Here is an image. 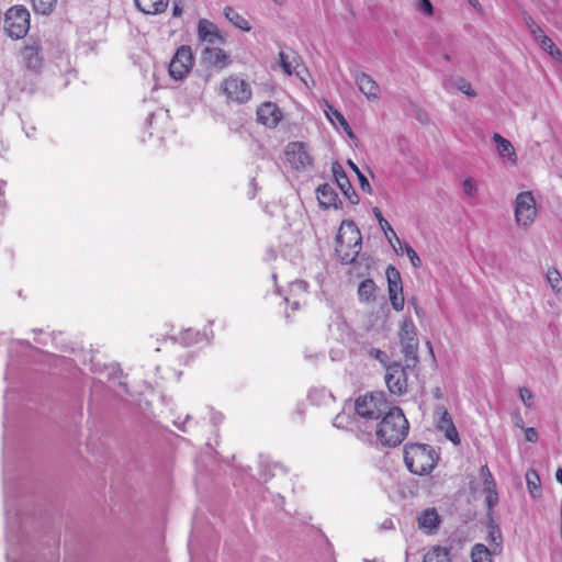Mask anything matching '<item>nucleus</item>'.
Here are the masks:
<instances>
[{
	"mask_svg": "<svg viewBox=\"0 0 562 562\" xmlns=\"http://www.w3.org/2000/svg\"><path fill=\"white\" fill-rule=\"evenodd\" d=\"M409 424L403 411L395 406L386 412L376 428V438L383 446L396 447L408 434Z\"/></svg>",
	"mask_w": 562,
	"mask_h": 562,
	"instance_id": "nucleus-1",
	"label": "nucleus"
},
{
	"mask_svg": "<svg viewBox=\"0 0 562 562\" xmlns=\"http://www.w3.org/2000/svg\"><path fill=\"white\" fill-rule=\"evenodd\" d=\"M362 248V236L353 221L341 222L335 243V252L341 263H351Z\"/></svg>",
	"mask_w": 562,
	"mask_h": 562,
	"instance_id": "nucleus-2",
	"label": "nucleus"
},
{
	"mask_svg": "<svg viewBox=\"0 0 562 562\" xmlns=\"http://www.w3.org/2000/svg\"><path fill=\"white\" fill-rule=\"evenodd\" d=\"M438 453L425 443H408L404 447V461L407 469L416 475L429 474L437 464Z\"/></svg>",
	"mask_w": 562,
	"mask_h": 562,
	"instance_id": "nucleus-3",
	"label": "nucleus"
},
{
	"mask_svg": "<svg viewBox=\"0 0 562 562\" xmlns=\"http://www.w3.org/2000/svg\"><path fill=\"white\" fill-rule=\"evenodd\" d=\"M217 94L227 105H243L252 99V88L245 78L233 74L221 80Z\"/></svg>",
	"mask_w": 562,
	"mask_h": 562,
	"instance_id": "nucleus-4",
	"label": "nucleus"
},
{
	"mask_svg": "<svg viewBox=\"0 0 562 562\" xmlns=\"http://www.w3.org/2000/svg\"><path fill=\"white\" fill-rule=\"evenodd\" d=\"M395 407L382 391L367 392L356 398L355 411L363 419L376 420Z\"/></svg>",
	"mask_w": 562,
	"mask_h": 562,
	"instance_id": "nucleus-5",
	"label": "nucleus"
},
{
	"mask_svg": "<svg viewBox=\"0 0 562 562\" xmlns=\"http://www.w3.org/2000/svg\"><path fill=\"white\" fill-rule=\"evenodd\" d=\"M31 26V14L22 4H15L4 14L3 29L12 40H21L26 36Z\"/></svg>",
	"mask_w": 562,
	"mask_h": 562,
	"instance_id": "nucleus-6",
	"label": "nucleus"
},
{
	"mask_svg": "<svg viewBox=\"0 0 562 562\" xmlns=\"http://www.w3.org/2000/svg\"><path fill=\"white\" fill-rule=\"evenodd\" d=\"M286 162L297 171H304L313 166L314 159L308 146L303 142H291L284 150Z\"/></svg>",
	"mask_w": 562,
	"mask_h": 562,
	"instance_id": "nucleus-7",
	"label": "nucleus"
},
{
	"mask_svg": "<svg viewBox=\"0 0 562 562\" xmlns=\"http://www.w3.org/2000/svg\"><path fill=\"white\" fill-rule=\"evenodd\" d=\"M537 216L536 201L531 191L520 192L515 201V218L519 226L531 225Z\"/></svg>",
	"mask_w": 562,
	"mask_h": 562,
	"instance_id": "nucleus-8",
	"label": "nucleus"
},
{
	"mask_svg": "<svg viewBox=\"0 0 562 562\" xmlns=\"http://www.w3.org/2000/svg\"><path fill=\"white\" fill-rule=\"evenodd\" d=\"M385 274L387 279V293L391 306L394 311L401 312L405 305L401 273L395 267L389 266L385 270Z\"/></svg>",
	"mask_w": 562,
	"mask_h": 562,
	"instance_id": "nucleus-9",
	"label": "nucleus"
},
{
	"mask_svg": "<svg viewBox=\"0 0 562 562\" xmlns=\"http://www.w3.org/2000/svg\"><path fill=\"white\" fill-rule=\"evenodd\" d=\"M279 64L282 68L283 72L288 76L295 75L301 79V81L308 87L306 81V76L308 75V69L302 63L301 56L294 52H280L279 53Z\"/></svg>",
	"mask_w": 562,
	"mask_h": 562,
	"instance_id": "nucleus-10",
	"label": "nucleus"
},
{
	"mask_svg": "<svg viewBox=\"0 0 562 562\" xmlns=\"http://www.w3.org/2000/svg\"><path fill=\"white\" fill-rule=\"evenodd\" d=\"M385 384L394 395H403L407 392V373L401 363L392 362L386 366Z\"/></svg>",
	"mask_w": 562,
	"mask_h": 562,
	"instance_id": "nucleus-11",
	"label": "nucleus"
},
{
	"mask_svg": "<svg viewBox=\"0 0 562 562\" xmlns=\"http://www.w3.org/2000/svg\"><path fill=\"white\" fill-rule=\"evenodd\" d=\"M193 66V55L190 46H180L169 64V74L175 79L186 77Z\"/></svg>",
	"mask_w": 562,
	"mask_h": 562,
	"instance_id": "nucleus-12",
	"label": "nucleus"
},
{
	"mask_svg": "<svg viewBox=\"0 0 562 562\" xmlns=\"http://www.w3.org/2000/svg\"><path fill=\"white\" fill-rule=\"evenodd\" d=\"M257 121L259 124L274 128L283 120V112L277 103L271 101L262 102L257 108Z\"/></svg>",
	"mask_w": 562,
	"mask_h": 562,
	"instance_id": "nucleus-13",
	"label": "nucleus"
},
{
	"mask_svg": "<svg viewBox=\"0 0 562 562\" xmlns=\"http://www.w3.org/2000/svg\"><path fill=\"white\" fill-rule=\"evenodd\" d=\"M198 37L201 42L214 45L216 43L224 44L226 35L218 29V26L207 20L201 19L198 22Z\"/></svg>",
	"mask_w": 562,
	"mask_h": 562,
	"instance_id": "nucleus-14",
	"label": "nucleus"
},
{
	"mask_svg": "<svg viewBox=\"0 0 562 562\" xmlns=\"http://www.w3.org/2000/svg\"><path fill=\"white\" fill-rule=\"evenodd\" d=\"M480 474L484 481L483 492L485 493V502L488 510H492L498 503L496 482L490 468L486 464L481 467Z\"/></svg>",
	"mask_w": 562,
	"mask_h": 562,
	"instance_id": "nucleus-15",
	"label": "nucleus"
},
{
	"mask_svg": "<svg viewBox=\"0 0 562 562\" xmlns=\"http://www.w3.org/2000/svg\"><path fill=\"white\" fill-rule=\"evenodd\" d=\"M334 178L340 188L344 195L349 200L350 203L357 204L359 202V196L352 188L345 170L338 164L333 166Z\"/></svg>",
	"mask_w": 562,
	"mask_h": 562,
	"instance_id": "nucleus-16",
	"label": "nucleus"
},
{
	"mask_svg": "<svg viewBox=\"0 0 562 562\" xmlns=\"http://www.w3.org/2000/svg\"><path fill=\"white\" fill-rule=\"evenodd\" d=\"M203 61L210 66L225 68L231 64L228 54L218 47H205L202 52Z\"/></svg>",
	"mask_w": 562,
	"mask_h": 562,
	"instance_id": "nucleus-17",
	"label": "nucleus"
},
{
	"mask_svg": "<svg viewBox=\"0 0 562 562\" xmlns=\"http://www.w3.org/2000/svg\"><path fill=\"white\" fill-rule=\"evenodd\" d=\"M418 527L425 533H435L441 522L436 508H427L423 510L417 517Z\"/></svg>",
	"mask_w": 562,
	"mask_h": 562,
	"instance_id": "nucleus-18",
	"label": "nucleus"
},
{
	"mask_svg": "<svg viewBox=\"0 0 562 562\" xmlns=\"http://www.w3.org/2000/svg\"><path fill=\"white\" fill-rule=\"evenodd\" d=\"M356 82L359 90L369 101H376L380 98V87L376 81L369 75L361 72L356 76Z\"/></svg>",
	"mask_w": 562,
	"mask_h": 562,
	"instance_id": "nucleus-19",
	"label": "nucleus"
},
{
	"mask_svg": "<svg viewBox=\"0 0 562 562\" xmlns=\"http://www.w3.org/2000/svg\"><path fill=\"white\" fill-rule=\"evenodd\" d=\"M438 428L445 432L446 438L453 445L460 443L459 432L452 422L450 414L447 411H442L438 420Z\"/></svg>",
	"mask_w": 562,
	"mask_h": 562,
	"instance_id": "nucleus-20",
	"label": "nucleus"
},
{
	"mask_svg": "<svg viewBox=\"0 0 562 562\" xmlns=\"http://www.w3.org/2000/svg\"><path fill=\"white\" fill-rule=\"evenodd\" d=\"M318 203L324 209L337 207L338 194L330 184H322L316 190Z\"/></svg>",
	"mask_w": 562,
	"mask_h": 562,
	"instance_id": "nucleus-21",
	"label": "nucleus"
},
{
	"mask_svg": "<svg viewBox=\"0 0 562 562\" xmlns=\"http://www.w3.org/2000/svg\"><path fill=\"white\" fill-rule=\"evenodd\" d=\"M493 140L496 144L497 151H498L499 156L502 158H507V160L512 165H516L517 164V155H516L513 144L508 139L504 138L502 135H499L497 133L494 134Z\"/></svg>",
	"mask_w": 562,
	"mask_h": 562,
	"instance_id": "nucleus-22",
	"label": "nucleus"
},
{
	"mask_svg": "<svg viewBox=\"0 0 562 562\" xmlns=\"http://www.w3.org/2000/svg\"><path fill=\"white\" fill-rule=\"evenodd\" d=\"M136 8L145 14H159L166 11L169 0H134Z\"/></svg>",
	"mask_w": 562,
	"mask_h": 562,
	"instance_id": "nucleus-23",
	"label": "nucleus"
},
{
	"mask_svg": "<svg viewBox=\"0 0 562 562\" xmlns=\"http://www.w3.org/2000/svg\"><path fill=\"white\" fill-rule=\"evenodd\" d=\"M223 14L235 27L245 32L251 31V24L249 21L238 13L233 7H225L223 9Z\"/></svg>",
	"mask_w": 562,
	"mask_h": 562,
	"instance_id": "nucleus-24",
	"label": "nucleus"
},
{
	"mask_svg": "<svg viewBox=\"0 0 562 562\" xmlns=\"http://www.w3.org/2000/svg\"><path fill=\"white\" fill-rule=\"evenodd\" d=\"M358 296L360 302L363 303H369L375 300L376 284L372 279H366L359 284Z\"/></svg>",
	"mask_w": 562,
	"mask_h": 562,
	"instance_id": "nucleus-25",
	"label": "nucleus"
},
{
	"mask_svg": "<svg viewBox=\"0 0 562 562\" xmlns=\"http://www.w3.org/2000/svg\"><path fill=\"white\" fill-rule=\"evenodd\" d=\"M423 562H451L449 550L440 546H434L425 552Z\"/></svg>",
	"mask_w": 562,
	"mask_h": 562,
	"instance_id": "nucleus-26",
	"label": "nucleus"
},
{
	"mask_svg": "<svg viewBox=\"0 0 562 562\" xmlns=\"http://www.w3.org/2000/svg\"><path fill=\"white\" fill-rule=\"evenodd\" d=\"M487 541L494 553L499 554L502 552V532L499 527L495 525L493 521H491L487 526Z\"/></svg>",
	"mask_w": 562,
	"mask_h": 562,
	"instance_id": "nucleus-27",
	"label": "nucleus"
},
{
	"mask_svg": "<svg viewBox=\"0 0 562 562\" xmlns=\"http://www.w3.org/2000/svg\"><path fill=\"white\" fill-rule=\"evenodd\" d=\"M22 55L26 66L30 69H37L41 66V58L37 45H25L22 50Z\"/></svg>",
	"mask_w": 562,
	"mask_h": 562,
	"instance_id": "nucleus-28",
	"label": "nucleus"
},
{
	"mask_svg": "<svg viewBox=\"0 0 562 562\" xmlns=\"http://www.w3.org/2000/svg\"><path fill=\"white\" fill-rule=\"evenodd\" d=\"M401 342L418 341L416 327L411 318H404L400 329Z\"/></svg>",
	"mask_w": 562,
	"mask_h": 562,
	"instance_id": "nucleus-29",
	"label": "nucleus"
},
{
	"mask_svg": "<svg viewBox=\"0 0 562 562\" xmlns=\"http://www.w3.org/2000/svg\"><path fill=\"white\" fill-rule=\"evenodd\" d=\"M495 554L491 548L485 544L476 543L471 551L472 562H493L492 555Z\"/></svg>",
	"mask_w": 562,
	"mask_h": 562,
	"instance_id": "nucleus-30",
	"label": "nucleus"
},
{
	"mask_svg": "<svg viewBox=\"0 0 562 562\" xmlns=\"http://www.w3.org/2000/svg\"><path fill=\"white\" fill-rule=\"evenodd\" d=\"M402 352L404 355L407 367H415L418 362V341L402 342Z\"/></svg>",
	"mask_w": 562,
	"mask_h": 562,
	"instance_id": "nucleus-31",
	"label": "nucleus"
},
{
	"mask_svg": "<svg viewBox=\"0 0 562 562\" xmlns=\"http://www.w3.org/2000/svg\"><path fill=\"white\" fill-rule=\"evenodd\" d=\"M527 488L533 498L541 496L540 477L535 470H528L526 473Z\"/></svg>",
	"mask_w": 562,
	"mask_h": 562,
	"instance_id": "nucleus-32",
	"label": "nucleus"
},
{
	"mask_svg": "<svg viewBox=\"0 0 562 562\" xmlns=\"http://www.w3.org/2000/svg\"><path fill=\"white\" fill-rule=\"evenodd\" d=\"M538 42L541 48L546 50L552 58L562 61V52L555 46L549 36L541 35V38Z\"/></svg>",
	"mask_w": 562,
	"mask_h": 562,
	"instance_id": "nucleus-33",
	"label": "nucleus"
},
{
	"mask_svg": "<svg viewBox=\"0 0 562 562\" xmlns=\"http://www.w3.org/2000/svg\"><path fill=\"white\" fill-rule=\"evenodd\" d=\"M381 229L383 231L385 238L391 244L394 251L400 255V250L402 249L403 245H402L401 239L397 237L396 233L394 232V229L389 224V222L383 224Z\"/></svg>",
	"mask_w": 562,
	"mask_h": 562,
	"instance_id": "nucleus-34",
	"label": "nucleus"
},
{
	"mask_svg": "<svg viewBox=\"0 0 562 562\" xmlns=\"http://www.w3.org/2000/svg\"><path fill=\"white\" fill-rule=\"evenodd\" d=\"M57 0H31V4L35 13L49 14L54 10Z\"/></svg>",
	"mask_w": 562,
	"mask_h": 562,
	"instance_id": "nucleus-35",
	"label": "nucleus"
},
{
	"mask_svg": "<svg viewBox=\"0 0 562 562\" xmlns=\"http://www.w3.org/2000/svg\"><path fill=\"white\" fill-rule=\"evenodd\" d=\"M547 280L554 292L562 291V276L558 269L550 268L547 272Z\"/></svg>",
	"mask_w": 562,
	"mask_h": 562,
	"instance_id": "nucleus-36",
	"label": "nucleus"
},
{
	"mask_svg": "<svg viewBox=\"0 0 562 562\" xmlns=\"http://www.w3.org/2000/svg\"><path fill=\"white\" fill-rule=\"evenodd\" d=\"M526 25L528 26L531 35L539 41L541 38V35H546L543 30L538 25L535 20L531 16L525 18Z\"/></svg>",
	"mask_w": 562,
	"mask_h": 562,
	"instance_id": "nucleus-37",
	"label": "nucleus"
},
{
	"mask_svg": "<svg viewBox=\"0 0 562 562\" xmlns=\"http://www.w3.org/2000/svg\"><path fill=\"white\" fill-rule=\"evenodd\" d=\"M403 251H405L406 255L409 257V260L415 268H419L422 266V260L412 246L405 244L400 250V254H402Z\"/></svg>",
	"mask_w": 562,
	"mask_h": 562,
	"instance_id": "nucleus-38",
	"label": "nucleus"
},
{
	"mask_svg": "<svg viewBox=\"0 0 562 562\" xmlns=\"http://www.w3.org/2000/svg\"><path fill=\"white\" fill-rule=\"evenodd\" d=\"M518 392H519V397H520L521 402L525 404V406L528 408L532 407L533 395L530 392V390H528L525 386H521V387H519Z\"/></svg>",
	"mask_w": 562,
	"mask_h": 562,
	"instance_id": "nucleus-39",
	"label": "nucleus"
},
{
	"mask_svg": "<svg viewBox=\"0 0 562 562\" xmlns=\"http://www.w3.org/2000/svg\"><path fill=\"white\" fill-rule=\"evenodd\" d=\"M463 191L470 196H473L476 193V186L472 178H467L463 181Z\"/></svg>",
	"mask_w": 562,
	"mask_h": 562,
	"instance_id": "nucleus-40",
	"label": "nucleus"
},
{
	"mask_svg": "<svg viewBox=\"0 0 562 562\" xmlns=\"http://www.w3.org/2000/svg\"><path fill=\"white\" fill-rule=\"evenodd\" d=\"M417 9L425 12L427 15H432L434 8L430 0H419L417 2Z\"/></svg>",
	"mask_w": 562,
	"mask_h": 562,
	"instance_id": "nucleus-41",
	"label": "nucleus"
},
{
	"mask_svg": "<svg viewBox=\"0 0 562 562\" xmlns=\"http://www.w3.org/2000/svg\"><path fill=\"white\" fill-rule=\"evenodd\" d=\"M458 88L461 92H463L464 94L469 95V97H475L476 95V92L473 90V88L471 87V85L461 79L459 85H458Z\"/></svg>",
	"mask_w": 562,
	"mask_h": 562,
	"instance_id": "nucleus-42",
	"label": "nucleus"
},
{
	"mask_svg": "<svg viewBox=\"0 0 562 562\" xmlns=\"http://www.w3.org/2000/svg\"><path fill=\"white\" fill-rule=\"evenodd\" d=\"M525 431V439L528 441V442H537L538 439H539V435H538V431L536 428L533 427H528V428H525L522 429Z\"/></svg>",
	"mask_w": 562,
	"mask_h": 562,
	"instance_id": "nucleus-43",
	"label": "nucleus"
},
{
	"mask_svg": "<svg viewBox=\"0 0 562 562\" xmlns=\"http://www.w3.org/2000/svg\"><path fill=\"white\" fill-rule=\"evenodd\" d=\"M334 115H335L336 120H338L339 123L345 127V130L348 131V135L350 137H355V135H353L351 128L349 127V124L346 121L345 116L339 111H337V110H334Z\"/></svg>",
	"mask_w": 562,
	"mask_h": 562,
	"instance_id": "nucleus-44",
	"label": "nucleus"
},
{
	"mask_svg": "<svg viewBox=\"0 0 562 562\" xmlns=\"http://www.w3.org/2000/svg\"><path fill=\"white\" fill-rule=\"evenodd\" d=\"M370 355L382 363H385L387 360V356L385 355V352L376 348H372L370 350Z\"/></svg>",
	"mask_w": 562,
	"mask_h": 562,
	"instance_id": "nucleus-45",
	"label": "nucleus"
},
{
	"mask_svg": "<svg viewBox=\"0 0 562 562\" xmlns=\"http://www.w3.org/2000/svg\"><path fill=\"white\" fill-rule=\"evenodd\" d=\"M358 179H359V183H360V187L361 189L364 191V192H371V186L368 181V179L366 178V176L363 173H360L358 176Z\"/></svg>",
	"mask_w": 562,
	"mask_h": 562,
	"instance_id": "nucleus-46",
	"label": "nucleus"
},
{
	"mask_svg": "<svg viewBox=\"0 0 562 562\" xmlns=\"http://www.w3.org/2000/svg\"><path fill=\"white\" fill-rule=\"evenodd\" d=\"M373 214H374L375 218L378 220L380 227H382L383 224L387 223V221L383 217L382 212L379 207H376V206L373 207Z\"/></svg>",
	"mask_w": 562,
	"mask_h": 562,
	"instance_id": "nucleus-47",
	"label": "nucleus"
},
{
	"mask_svg": "<svg viewBox=\"0 0 562 562\" xmlns=\"http://www.w3.org/2000/svg\"><path fill=\"white\" fill-rule=\"evenodd\" d=\"M172 15L175 18H179L182 15V7H181V3L180 2H173V5H172Z\"/></svg>",
	"mask_w": 562,
	"mask_h": 562,
	"instance_id": "nucleus-48",
	"label": "nucleus"
},
{
	"mask_svg": "<svg viewBox=\"0 0 562 562\" xmlns=\"http://www.w3.org/2000/svg\"><path fill=\"white\" fill-rule=\"evenodd\" d=\"M515 426L520 428V429H525V427H524V419H522V417L519 414L515 416Z\"/></svg>",
	"mask_w": 562,
	"mask_h": 562,
	"instance_id": "nucleus-49",
	"label": "nucleus"
},
{
	"mask_svg": "<svg viewBox=\"0 0 562 562\" xmlns=\"http://www.w3.org/2000/svg\"><path fill=\"white\" fill-rule=\"evenodd\" d=\"M348 165L349 167L357 173V176H359L360 173H362L359 168L357 167V165L355 162H352L351 160L348 161Z\"/></svg>",
	"mask_w": 562,
	"mask_h": 562,
	"instance_id": "nucleus-50",
	"label": "nucleus"
},
{
	"mask_svg": "<svg viewBox=\"0 0 562 562\" xmlns=\"http://www.w3.org/2000/svg\"><path fill=\"white\" fill-rule=\"evenodd\" d=\"M555 479L559 483L562 484V468H559L555 472Z\"/></svg>",
	"mask_w": 562,
	"mask_h": 562,
	"instance_id": "nucleus-51",
	"label": "nucleus"
},
{
	"mask_svg": "<svg viewBox=\"0 0 562 562\" xmlns=\"http://www.w3.org/2000/svg\"><path fill=\"white\" fill-rule=\"evenodd\" d=\"M471 4L476 7L479 4V1L477 0H470Z\"/></svg>",
	"mask_w": 562,
	"mask_h": 562,
	"instance_id": "nucleus-52",
	"label": "nucleus"
},
{
	"mask_svg": "<svg viewBox=\"0 0 562 562\" xmlns=\"http://www.w3.org/2000/svg\"><path fill=\"white\" fill-rule=\"evenodd\" d=\"M427 348H429L430 352H432V346L430 341H427Z\"/></svg>",
	"mask_w": 562,
	"mask_h": 562,
	"instance_id": "nucleus-53",
	"label": "nucleus"
}]
</instances>
